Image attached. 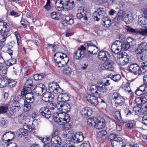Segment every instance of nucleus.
Listing matches in <instances>:
<instances>
[{"instance_id":"nucleus-37","label":"nucleus","mask_w":147,"mask_h":147,"mask_svg":"<svg viewBox=\"0 0 147 147\" xmlns=\"http://www.w3.org/2000/svg\"><path fill=\"white\" fill-rule=\"evenodd\" d=\"M121 76L119 74H116L113 75L111 78V80H112L114 81L118 82L121 79Z\"/></svg>"},{"instance_id":"nucleus-24","label":"nucleus","mask_w":147,"mask_h":147,"mask_svg":"<svg viewBox=\"0 0 147 147\" xmlns=\"http://www.w3.org/2000/svg\"><path fill=\"white\" fill-rule=\"evenodd\" d=\"M10 28L8 25L5 24L4 26H3L1 29L0 32L3 33L5 34L7 33H10Z\"/></svg>"},{"instance_id":"nucleus-2","label":"nucleus","mask_w":147,"mask_h":147,"mask_svg":"<svg viewBox=\"0 0 147 147\" xmlns=\"http://www.w3.org/2000/svg\"><path fill=\"white\" fill-rule=\"evenodd\" d=\"M129 14L126 13L125 11L119 10L113 20L117 23H119L123 21H124L127 23H129L131 21V20H129Z\"/></svg>"},{"instance_id":"nucleus-47","label":"nucleus","mask_w":147,"mask_h":147,"mask_svg":"<svg viewBox=\"0 0 147 147\" xmlns=\"http://www.w3.org/2000/svg\"><path fill=\"white\" fill-rule=\"evenodd\" d=\"M23 129L24 130H28L30 131H31L32 130V127L26 124L24 125Z\"/></svg>"},{"instance_id":"nucleus-50","label":"nucleus","mask_w":147,"mask_h":147,"mask_svg":"<svg viewBox=\"0 0 147 147\" xmlns=\"http://www.w3.org/2000/svg\"><path fill=\"white\" fill-rule=\"evenodd\" d=\"M135 51L136 54L140 55L143 54L144 51L140 48L139 47V46H138V48L135 50Z\"/></svg>"},{"instance_id":"nucleus-18","label":"nucleus","mask_w":147,"mask_h":147,"mask_svg":"<svg viewBox=\"0 0 147 147\" xmlns=\"http://www.w3.org/2000/svg\"><path fill=\"white\" fill-rule=\"evenodd\" d=\"M85 52H82L81 50H78L75 53L74 56V58L77 60H81L84 58L85 56Z\"/></svg>"},{"instance_id":"nucleus-55","label":"nucleus","mask_w":147,"mask_h":147,"mask_svg":"<svg viewBox=\"0 0 147 147\" xmlns=\"http://www.w3.org/2000/svg\"><path fill=\"white\" fill-rule=\"evenodd\" d=\"M61 58L59 57H56L55 58H54V60L57 63V65L58 66V64L61 63Z\"/></svg>"},{"instance_id":"nucleus-20","label":"nucleus","mask_w":147,"mask_h":147,"mask_svg":"<svg viewBox=\"0 0 147 147\" xmlns=\"http://www.w3.org/2000/svg\"><path fill=\"white\" fill-rule=\"evenodd\" d=\"M143 16L140 15L138 16V24L141 26H143L146 25L147 23V19L145 17V15Z\"/></svg>"},{"instance_id":"nucleus-32","label":"nucleus","mask_w":147,"mask_h":147,"mask_svg":"<svg viewBox=\"0 0 147 147\" xmlns=\"http://www.w3.org/2000/svg\"><path fill=\"white\" fill-rule=\"evenodd\" d=\"M10 35V33L5 34L0 32V41L3 42H4L6 38L7 37L9 36Z\"/></svg>"},{"instance_id":"nucleus-49","label":"nucleus","mask_w":147,"mask_h":147,"mask_svg":"<svg viewBox=\"0 0 147 147\" xmlns=\"http://www.w3.org/2000/svg\"><path fill=\"white\" fill-rule=\"evenodd\" d=\"M123 90L125 92H128L130 94H131L132 93L131 91L130 90V87L129 86H124L123 87Z\"/></svg>"},{"instance_id":"nucleus-30","label":"nucleus","mask_w":147,"mask_h":147,"mask_svg":"<svg viewBox=\"0 0 147 147\" xmlns=\"http://www.w3.org/2000/svg\"><path fill=\"white\" fill-rule=\"evenodd\" d=\"M130 47L129 44L125 42H121V51H125L128 50Z\"/></svg>"},{"instance_id":"nucleus-8","label":"nucleus","mask_w":147,"mask_h":147,"mask_svg":"<svg viewBox=\"0 0 147 147\" xmlns=\"http://www.w3.org/2000/svg\"><path fill=\"white\" fill-rule=\"evenodd\" d=\"M112 97L113 99L115 100V104L116 106L122 105L125 101L124 99L118 93L115 92L112 95Z\"/></svg>"},{"instance_id":"nucleus-35","label":"nucleus","mask_w":147,"mask_h":147,"mask_svg":"<svg viewBox=\"0 0 147 147\" xmlns=\"http://www.w3.org/2000/svg\"><path fill=\"white\" fill-rule=\"evenodd\" d=\"M139 47L141 49L144 51L147 50V42H142L138 45Z\"/></svg>"},{"instance_id":"nucleus-28","label":"nucleus","mask_w":147,"mask_h":147,"mask_svg":"<svg viewBox=\"0 0 147 147\" xmlns=\"http://www.w3.org/2000/svg\"><path fill=\"white\" fill-rule=\"evenodd\" d=\"M40 115L45 117L47 119L50 118L51 115L50 111H41L40 113Z\"/></svg>"},{"instance_id":"nucleus-41","label":"nucleus","mask_w":147,"mask_h":147,"mask_svg":"<svg viewBox=\"0 0 147 147\" xmlns=\"http://www.w3.org/2000/svg\"><path fill=\"white\" fill-rule=\"evenodd\" d=\"M112 22L111 20L110 19L109 20L107 21H104V23L102 24L104 26L106 27H108L109 26L111 25L112 24Z\"/></svg>"},{"instance_id":"nucleus-44","label":"nucleus","mask_w":147,"mask_h":147,"mask_svg":"<svg viewBox=\"0 0 147 147\" xmlns=\"http://www.w3.org/2000/svg\"><path fill=\"white\" fill-rule=\"evenodd\" d=\"M25 97L27 100H29V102H33L32 100V99H33V97L31 94L28 93L26 94V95H25Z\"/></svg>"},{"instance_id":"nucleus-62","label":"nucleus","mask_w":147,"mask_h":147,"mask_svg":"<svg viewBox=\"0 0 147 147\" xmlns=\"http://www.w3.org/2000/svg\"><path fill=\"white\" fill-rule=\"evenodd\" d=\"M142 122L143 124L147 125V117H144L142 120Z\"/></svg>"},{"instance_id":"nucleus-4","label":"nucleus","mask_w":147,"mask_h":147,"mask_svg":"<svg viewBox=\"0 0 147 147\" xmlns=\"http://www.w3.org/2000/svg\"><path fill=\"white\" fill-rule=\"evenodd\" d=\"M110 137L112 147H123L124 142L121 138L117 137V135L115 134H111Z\"/></svg>"},{"instance_id":"nucleus-42","label":"nucleus","mask_w":147,"mask_h":147,"mask_svg":"<svg viewBox=\"0 0 147 147\" xmlns=\"http://www.w3.org/2000/svg\"><path fill=\"white\" fill-rule=\"evenodd\" d=\"M55 7L59 11L63 10L64 9H65L64 3L63 4H59L58 6H55Z\"/></svg>"},{"instance_id":"nucleus-56","label":"nucleus","mask_w":147,"mask_h":147,"mask_svg":"<svg viewBox=\"0 0 147 147\" xmlns=\"http://www.w3.org/2000/svg\"><path fill=\"white\" fill-rule=\"evenodd\" d=\"M8 123V121L6 120H5L3 118H2L1 121V125L3 126L7 125Z\"/></svg>"},{"instance_id":"nucleus-22","label":"nucleus","mask_w":147,"mask_h":147,"mask_svg":"<svg viewBox=\"0 0 147 147\" xmlns=\"http://www.w3.org/2000/svg\"><path fill=\"white\" fill-rule=\"evenodd\" d=\"M32 84L33 81L32 79H28L26 80L25 83L24 85V88L25 89H29V90H32Z\"/></svg>"},{"instance_id":"nucleus-17","label":"nucleus","mask_w":147,"mask_h":147,"mask_svg":"<svg viewBox=\"0 0 147 147\" xmlns=\"http://www.w3.org/2000/svg\"><path fill=\"white\" fill-rule=\"evenodd\" d=\"M86 98L87 100L92 104L95 105L98 104V100L95 96H91L90 94H89L86 96Z\"/></svg>"},{"instance_id":"nucleus-15","label":"nucleus","mask_w":147,"mask_h":147,"mask_svg":"<svg viewBox=\"0 0 147 147\" xmlns=\"http://www.w3.org/2000/svg\"><path fill=\"white\" fill-rule=\"evenodd\" d=\"M74 2L72 0H68L64 2L65 9L68 11L72 10L74 6Z\"/></svg>"},{"instance_id":"nucleus-11","label":"nucleus","mask_w":147,"mask_h":147,"mask_svg":"<svg viewBox=\"0 0 147 147\" xmlns=\"http://www.w3.org/2000/svg\"><path fill=\"white\" fill-rule=\"evenodd\" d=\"M121 42L119 41L116 40L112 44L111 49L113 52L115 54H118L121 51Z\"/></svg>"},{"instance_id":"nucleus-27","label":"nucleus","mask_w":147,"mask_h":147,"mask_svg":"<svg viewBox=\"0 0 147 147\" xmlns=\"http://www.w3.org/2000/svg\"><path fill=\"white\" fill-rule=\"evenodd\" d=\"M58 85L57 83L54 82L50 83L48 85L49 90L51 92H54Z\"/></svg>"},{"instance_id":"nucleus-60","label":"nucleus","mask_w":147,"mask_h":147,"mask_svg":"<svg viewBox=\"0 0 147 147\" xmlns=\"http://www.w3.org/2000/svg\"><path fill=\"white\" fill-rule=\"evenodd\" d=\"M115 118H117V119H118L119 117L121 118V113L119 111H116L115 112Z\"/></svg>"},{"instance_id":"nucleus-29","label":"nucleus","mask_w":147,"mask_h":147,"mask_svg":"<svg viewBox=\"0 0 147 147\" xmlns=\"http://www.w3.org/2000/svg\"><path fill=\"white\" fill-rule=\"evenodd\" d=\"M101 118L100 117H98V119H96V121L94 124V126L96 129H100L101 128V121L100 120Z\"/></svg>"},{"instance_id":"nucleus-36","label":"nucleus","mask_w":147,"mask_h":147,"mask_svg":"<svg viewBox=\"0 0 147 147\" xmlns=\"http://www.w3.org/2000/svg\"><path fill=\"white\" fill-rule=\"evenodd\" d=\"M72 71L71 69L69 67L65 66L63 70V73L67 75H70Z\"/></svg>"},{"instance_id":"nucleus-64","label":"nucleus","mask_w":147,"mask_h":147,"mask_svg":"<svg viewBox=\"0 0 147 147\" xmlns=\"http://www.w3.org/2000/svg\"><path fill=\"white\" fill-rule=\"evenodd\" d=\"M97 90L95 92V93L97 95H98V94L99 96L101 93V91L100 90L101 88L100 87H99L97 88Z\"/></svg>"},{"instance_id":"nucleus-16","label":"nucleus","mask_w":147,"mask_h":147,"mask_svg":"<svg viewBox=\"0 0 147 147\" xmlns=\"http://www.w3.org/2000/svg\"><path fill=\"white\" fill-rule=\"evenodd\" d=\"M8 106L9 105H4L0 106V110H7V109L8 110H19L20 109V105H15L14 106L10 107L9 108L10 109L9 110L8 108Z\"/></svg>"},{"instance_id":"nucleus-33","label":"nucleus","mask_w":147,"mask_h":147,"mask_svg":"<svg viewBox=\"0 0 147 147\" xmlns=\"http://www.w3.org/2000/svg\"><path fill=\"white\" fill-rule=\"evenodd\" d=\"M92 111H82L81 113L82 116L87 118L91 116L92 114Z\"/></svg>"},{"instance_id":"nucleus-57","label":"nucleus","mask_w":147,"mask_h":147,"mask_svg":"<svg viewBox=\"0 0 147 147\" xmlns=\"http://www.w3.org/2000/svg\"><path fill=\"white\" fill-rule=\"evenodd\" d=\"M24 107L26 110H30L31 108V105L29 103L24 105Z\"/></svg>"},{"instance_id":"nucleus-38","label":"nucleus","mask_w":147,"mask_h":147,"mask_svg":"<svg viewBox=\"0 0 147 147\" xmlns=\"http://www.w3.org/2000/svg\"><path fill=\"white\" fill-rule=\"evenodd\" d=\"M95 119H94V117H90L88 119V124L89 125L92 126L93 124H94L96 121V119L98 118H95Z\"/></svg>"},{"instance_id":"nucleus-59","label":"nucleus","mask_w":147,"mask_h":147,"mask_svg":"<svg viewBox=\"0 0 147 147\" xmlns=\"http://www.w3.org/2000/svg\"><path fill=\"white\" fill-rule=\"evenodd\" d=\"M107 129V127H106V129L103 130H102V137L103 136H106L107 135V132L106 131Z\"/></svg>"},{"instance_id":"nucleus-63","label":"nucleus","mask_w":147,"mask_h":147,"mask_svg":"<svg viewBox=\"0 0 147 147\" xmlns=\"http://www.w3.org/2000/svg\"><path fill=\"white\" fill-rule=\"evenodd\" d=\"M53 144L49 142L47 143H45L43 147H52Z\"/></svg>"},{"instance_id":"nucleus-25","label":"nucleus","mask_w":147,"mask_h":147,"mask_svg":"<svg viewBox=\"0 0 147 147\" xmlns=\"http://www.w3.org/2000/svg\"><path fill=\"white\" fill-rule=\"evenodd\" d=\"M8 80L5 78L2 77L0 79V88L5 87L7 84Z\"/></svg>"},{"instance_id":"nucleus-40","label":"nucleus","mask_w":147,"mask_h":147,"mask_svg":"<svg viewBox=\"0 0 147 147\" xmlns=\"http://www.w3.org/2000/svg\"><path fill=\"white\" fill-rule=\"evenodd\" d=\"M117 38L119 39V40H117V41H119L121 42H124L126 39V38L124 35L122 34H119L117 35Z\"/></svg>"},{"instance_id":"nucleus-46","label":"nucleus","mask_w":147,"mask_h":147,"mask_svg":"<svg viewBox=\"0 0 147 147\" xmlns=\"http://www.w3.org/2000/svg\"><path fill=\"white\" fill-rule=\"evenodd\" d=\"M62 89H61L59 87V85H58L57 87H56L54 91V93L55 94L60 93L62 92Z\"/></svg>"},{"instance_id":"nucleus-23","label":"nucleus","mask_w":147,"mask_h":147,"mask_svg":"<svg viewBox=\"0 0 147 147\" xmlns=\"http://www.w3.org/2000/svg\"><path fill=\"white\" fill-rule=\"evenodd\" d=\"M67 113H65L64 112H60L57 115L59 117V118L57 121V122L60 125L61 122L63 121V119H64V117Z\"/></svg>"},{"instance_id":"nucleus-61","label":"nucleus","mask_w":147,"mask_h":147,"mask_svg":"<svg viewBox=\"0 0 147 147\" xmlns=\"http://www.w3.org/2000/svg\"><path fill=\"white\" fill-rule=\"evenodd\" d=\"M80 147H91L89 142L82 144L80 145Z\"/></svg>"},{"instance_id":"nucleus-6","label":"nucleus","mask_w":147,"mask_h":147,"mask_svg":"<svg viewBox=\"0 0 147 147\" xmlns=\"http://www.w3.org/2000/svg\"><path fill=\"white\" fill-rule=\"evenodd\" d=\"M63 97L61 98V99H63V100L59 101L57 104V107L58 109H60V108L63 107V108L61 110H70V105L66 103L65 101H67L69 100V99H64V96H67L68 95L67 94H63ZM69 99V98H68Z\"/></svg>"},{"instance_id":"nucleus-5","label":"nucleus","mask_w":147,"mask_h":147,"mask_svg":"<svg viewBox=\"0 0 147 147\" xmlns=\"http://www.w3.org/2000/svg\"><path fill=\"white\" fill-rule=\"evenodd\" d=\"M125 28L127 31L132 33L139 34L143 36H147V27L143 26V27L138 29H134L129 26H127Z\"/></svg>"},{"instance_id":"nucleus-48","label":"nucleus","mask_w":147,"mask_h":147,"mask_svg":"<svg viewBox=\"0 0 147 147\" xmlns=\"http://www.w3.org/2000/svg\"><path fill=\"white\" fill-rule=\"evenodd\" d=\"M16 83V82L15 81L11 80L10 81H8L7 84L11 87H13Z\"/></svg>"},{"instance_id":"nucleus-58","label":"nucleus","mask_w":147,"mask_h":147,"mask_svg":"<svg viewBox=\"0 0 147 147\" xmlns=\"http://www.w3.org/2000/svg\"><path fill=\"white\" fill-rule=\"evenodd\" d=\"M51 16L52 18L54 19H57V18H58L57 16L56 13L55 12H53L51 13Z\"/></svg>"},{"instance_id":"nucleus-10","label":"nucleus","mask_w":147,"mask_h":147,"mask_svg":"<svg viewBox=\"0 0 147 147\" xmlns=\"http://www.w3.org/2000/svg\"><path fill=\"white\" fill-rule=\"evenodd\" d=\"M84 138L83 133L80 132L79 135H71L70 136V140L74 143H78L83 141Z\"/></svg>"},{"instance_id":"nucleus-1","label":"nucleus","mask_w":147,"mask_h":147,"mask_svg":"<svg viewBox=\"0 0 147 147\" xmlns=\"http://www.w3.org/2000/svg\"><path fill=\"white\" fill-rule=\"evenodd\" d=\"M111 55L107 51L102 50V69H105L108 71H115V64L110 60Z\"/></svg>"},{"instance_id":"nucleus-7","label":"nucleus","mask_w":147,"mask_h":147,"mask_svg":"<svg viewBox=\"0 0 147 147\" xmlns=\"http://www.w3.org/2000/svg\"><path fill=\"white\" fill-rule=\"evenodd\" d=\"M45 85L41 83L37 84L33 89V92L36 96L41 95L43 92L46 90Z\"/></svg>"},{"instance_id":"nucleus-14","label":"nucleus","mask_w":147,"mask_h":147,"mask_svg":"<svg viewBox=\"0 0 147 147\" xmlns=\"http://www.w3.org/2000/svg\"><path fill=\"white\" fill-rule=\"evenodd\" d=\"M85 45L87 46V51L89 53H90L91 54L93 55L97 54L95 49L96 46L95 45H93V43H91V42L85 43Z\"/></svg>"},{"instance_id":"nucleus-51","label":"nucleus","mask_w":147,"mask_h":147,"mask_svg":"<svg viewBox=\"0 0 147 147\" xmlns=\"http://www.w3.org/2000/svg\"><path fill=\"white\" fill-rule=\"evenodd\" d=\"M87 46L85 45V44L84 45H82L80 47L78 48V49L81 50L82 52H85V51H86L87 49Z\"/></svg>"},{"instance_id":"nucleus-21","label":"nucleus","mask_w":147,"mask_h":147,"mask_svg":"<svg viewBox=\"0 0 147 147\" xmlns=\"http://www.w3.org/2000/svg\"><path fill=\"white\" fill-rule=\"evenodd\" d=\"M61 63L58 64V66L59 67H62L66 65L68 63L69 59L66 54L64 55L63 57L61 59Z\"/></svg>"},{"instance_id":"nucleus-45","label":"nucleus","mask_w":147,"mask_h":147,"mask_svg":"<svg viewBox=\"0 0 147 147\" xmlns=\"http://www.w3.org/2000/svg\"><path fill=\"white\" fill-rule=\"evenodd\" d=\"M141 67L143 70H145L144 72L147 71V61L144 62L142 63Z\"/></svg>"},{"instance_id":"nucleus-3","label":"nucleus","mask_w":147,"mask_h":147,"mask_svg":"<svg viewBox=\"0 0 147 147\" xmlns=\"http://www.w3.org/2000/svg\"><path fill=\"white\" fill-rule=\"evenodd\" d=\"M117 63L123 66L128 63L130 61L129 56L126 53H119L117 57Z\"/></svg>"},{"instance_id":"nucleus-13","label":"nucleus","mask_w":147,"mask_h":147,"mask_svg":"<svg viewBox=\"0 0 147 147\" xmlns=\"http://www.w3.org/2000/svg\"><path fill=\"white\" fill-rule=\"evenodd\" d=\"M87 13V12L84 11L83 8H80L78 10L77 16L79 19H81L83 18L85 20H87L88 18L86 16Z\"/></svg>"},{"instance_id":"nucleus-12","label":"nucleus","mask_w":147,"mask_h":147,"mask_svg":"<svg viewBox=\"0 0 147 147\" xmlns=\"http://www.w3.org/2000/svg\"><path fill=\"white\" fill-rule=\"evenodd\" d=\"M42 95V99L45 102H52L54 98L53 94L51 92H45Z\"/></svg>"},{"instance_id":"nucleus-43","label":"nucleus","mask_w":147,"mask_h":147,"mask_svg":"<svg viewBox=\"0 0 147 147\" xmlns=\"http://www.w3.org/2000/svg\"><path fill=\"white\" fill-rule=\"evenodd\" d=\"M138 88L139 89L143 90L144 93H146L147 92V85L145 84L141 85Z\"/></svg>"},{"instance_id":"nucleus-31","label":"nucleus","mask_w":147,"mask_h":147,"mask_svg":"<svg viewBox=\"0 0 147 147\" xmlns=\"http://www.w3.org/2000/svg\"><path fill=\"white\" fill-rule=\"evenodd\" d=\"M101 14V11H96L93 14V18L94 20L97 21L100 20V15Z\"/></svg>"},{"instance_id":"nucleus-39","label":"nucleus","mask_w":147,"mask_h":147,"mask_svg":"<svg viewBox=\"0 0 147 147\" xmlns=\"http://www.w3.org/2000/svg\"><path fill=\"white\" fill-rule=\"evenodd\" d=\"M145 54L144 53L138 55L137 56V59L139 61L142 62L145 60Z\"/></svg>"},{"instance_id":"nucleus-52","label":"nucleus","mask_w":147,"mask_h":147,"mask_svg":"<svg viewBox=\"0 0 147 147\" xmlns=\"http://www.w3.org/2000/svg\"><path fill=\"white\" fill-rule=\"evenodd\" d=\"M6 147H17V146L15 143L10 142L9 143L7 144Z\"/></svg>"},{"instance_id":"nucleus-53","label":"nucleus","mask_w":147,"mask_h":147,"mask_svg":"<svg viewBox=\"0 0 147 147\" xmlns=\"http://www.w3.org/2000/svg\"><path fill=\"white\" fill-rule=\"evenodd\" d=\"M102 129L103 128L106 129V127H105V126L106 125V123L107 122L104 119V118H102Z\"/></svg>"},{"instance_id":"nucleus-26","label":"nucleus","mask_w":147,"mask_h":147,"mask_svg":"<svg viewBox=\"0 0 147 147\" xmlns=\"http://www.w3.org/2000/svg\"><path fill=\"white\" fill-rule=\"evenodd\" d=\"M13 102L16 104V103L18 102L20 103H22V102L25 101L24 99L22 98V96L20 95H16L13 99Z\"/></svg>"},{"instance_id":"nucleus-34","label":"nucleus","mask_w":147,"mask_h":147,"mask_svg":"<svg viewBox=\"0 0 147 147\" xmlns=\"http://www.w3.org/2000/svg\"><path fill=\"white\" fill-rule=\"evenodd\" d=\"M64 117V119H63V121L61 122L60 125H65L70 121V117L68 114H66Z\"/></svg>"},{"instance_id":"nucleus-9","label":"nucleus","mask_w":147,"mask_h":147,"mask_svg":"<svg viewBox=\"0 0 147 147\" xmlns=\"http://www.w3.org/2000/svg\"><path fill=\"white\" fill-rule=\"evenodd\" d=\"M129 71L135 74H141L142 73L141 68L137 63H132L129 66Z\"/></svg>"},{"instance_id":"nucleus-19","label":"nucleus","mask_w":147,"mask_h":147,"mask_svg":"<svg viewBox=\"0 0 147 147\" xmlns=\"http://www.w3.org/2000/svg\"><path fill=\"white\" fill-rule=\"evenodd\" d=\"M50 142L53 144V146H55L56 144L60 145L61 144L60 138L57 136H53Z\"/></svg>"},{"instance_id":"nucleus-54","label":"nucleus","mask_w":147,"mask_h":147,"mask_svg":"<svg viewBox=\"0 0 147 147\" xmlns=\"http://www.w3.org/2000/svg\"><path fill=\"white\" fill-rule=\"evenodd\" d=\"M29 89H24V88L22 89V90L21 91V96L22 97H23L26 94V95L27 93V90H29Z\"/></svg>"}]
</instances>
